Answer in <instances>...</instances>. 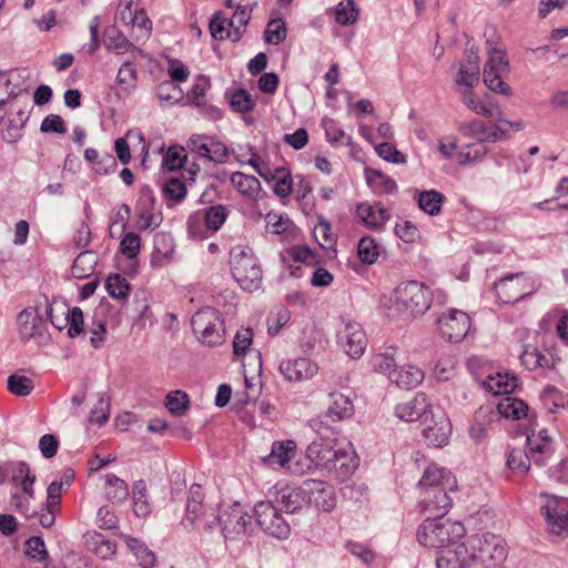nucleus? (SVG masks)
I'll return each instance as SVG.
<instances>
[{
  "label": "nucleus",
  "instance_id": "nucleus-49",
  "mask_svg": "<svg viewBox=\"0 0 568 568\" xmlns=\"http://www.w3.org/2000/svg\"><path fill=\"white\" fill-rule=\"evenodd\" d=\"M521 364L529 371L547 365L548 359L536 348L526 346L520 354Z\"/></svg>",
  "mask_w": 568,
  "mask_h": 568
},
{
  "label": "nucleus",
  "instance_id": "nucleus-2",
  "mask_svg": "<svg viewBox=\"0 0 568 568\" xmlns=\"http://www.w3.org/2000/svg\"><path fill=\"white\" fill-rule=\"evenodd\" d=\"M466 534L464 525L459 521H453L445 516H428L417 529V540L424 547L440 549L436 560L444 550L454 549L457 541Z\"/></svg>",
  "mask_w": 568,
  "mask_h": 568
},
{
  "label": "nucleus",
  "instance_id": "nucleus-57",
  "mask_svg": "<svg viewBox=\"0 0 568 568\" xmlns=\"http://www.w3.org/2000/svg\"><path fill=\"white\" fill-rule=\"evenodd\" d=\"M156 95L161 101L173 104L182 99V91L175 83L164 81L159 84Z\"/></svg>",
  "mask_w": 568,
  "mask_h": 568
},
{
  "label": "nucleus",
  "instance_id": "nucleus-7",
  "mask_svg": "<svg viewBox=\"0 0 568 568\" xmlns=\"http://www.w3.org/2000/svg\"><path fill=\"white\" fill-rule=\"evenodd\" d=\"M252 17V9L247 6L237 7L231 18L223 11H216L210 20L209 29L215 40L231 39L239 42Z\"/></svg>",
  "mask_w": 568,
  "mask_h": 568
},
{
  "label": "nucleus",
  "instance_id": "nucleus-61",
  "mask_svg": "<svg viewBox=\"0 0 568 568\" xmlns=\"http://www.w3.org/2000/svg\"><path fill=\"white\" fill-rule=\"evenodd\" d=\"M376 153L387 162L395 164L406 163V156L390 143H379L375 148Z\"/></svg>",
  "mask_w": 568,
  "mask_h": 568
},
{
  "label": "nucleus",
  "instance_id": "nucleus-43",
  "mask_svg": "<svg viewBox=\"0 0 568 568\" xmlns=\"http://www.w3.org/2000/svg\"><path fill=\"white\" fill-rule=\"evenodd\" d=\"M105 287L110 296L115 300L124 301L128 298L130 285L120 274L110 275L105 282Z\"/></svg>",
  "mask_w": 568,
  "mask_h": 568
},
{
  "label": "nucleus",
  "instance_id": "nucleus-59",
  "mask_svg": "<svg viewBox=\"0 0 568 568\" xmlns=\"http://www.w3.org/2000/svg\"><path fill=\"white\" fill-rule=\"evenodd\" d=\"M26 554L39 562L44 561L48 557V552L43 539L38 536L29 538L26 541Z\"/></svg>",
  "mask_w": 568,
  "mask_h": 568
},
{
  "label": "nucleus",
  "instance_id": "nucleus-53",
  "mask_svg": "<svg viewBox=\"0 0 568 568\" xmlns=\"http://www.w3.org/2000/svg\"><path fill=\"white\" fill-rule=\"evenodd\" d=\"M226 216L227 210L224 205H213L205 213V225L215 232L224 224Z\"/></svg>",
  "mask_w": 568,
  "mask_h": 568
},
{
  "label": "nucleus",
  "instance_id": "nucleus-63",
  "mask_svg": "<svg viewBox=\"0 0 568 568\" xmlns=\"http://www.w3.org/2000/svg\"><path fill=\"white\" fill-rule=\"evenodd\" d=\"M18 473L23 475L20 486L23 494L28 497H33L34 489L33 484L36 481V475L31 473L29 465L26 462H17Z\"/></svg>",
  "mask_w": 568,
  "mask_h": 568
},
{
  "label": "nucleus",
  "instance_id": "nucleus-28",
  "mask_svg": "<svg viewBox=\"0 0 568 568\" xmlns=\"http://www.w3.org/2000/svg\"><path fill=\"white\" fill-rule=\"evenodd\" d=\"M296 444L294 440L274 442L268 455L262 458L264 464L270 466L284 467L295 456Z\"/></svg>",
  "mask_w": 568,
  "mask_h": 568
},
{
  "label": "nucleus",
  "instance_id": "nucleus-15",
  "mask_svg": "<svg viewBox=\"0 0 568 568\" xmlns=\"http://www.w3.org/2000/svg\"><path fill=\"white\" fill-rule=\"evenodd\" d=\"M268 498L280 508L281 511L294 514L300 510L306 503L303 485L298 488L287 485H276L272 491L268 493Z\"/></svg>",
  "mask_w": 568,
  "mask_h": 568
},
{
  "label": "nucleus",
  "instance_id": "nucleus-14",
  "mask_svg": "<svg viewBox=\"0 0 568 568\" xmlns=\"http://www.w3.org/2000/svg\"><path fill=\"white\" fill-rule=\"evenodd\" d=\"M424 424L423 435L430 445L442 447L448 443L452 426L444 412L432 410Z\"/></svg>",
  "mask_w": 568,
  "mask_h": 568
},
{
  "label": "nucleus",
  "instance_id": "nucleus-32",
  "mask_svg": "<svg viewBox=\"0 0 568 568\" xmlns=\"http://www.w3.org/2000/svg\"><path fill=\"white\" fill-rule=\"evenodd\" d=\"M444 202L445 195L434 189L420 191L417 195L418 207L430 216H436L440 213Z\"/></svg>",
  "mask_w": 568,
  "mask_h": 568
},
{
  "label": "nucleus",
  "instance_id": "nucleus-45",
  "mask_svg": "<svg viewBox=\"0 0 568 568\" xmlns=\"http://www.w3.org/2000/svg\"><path fill=\"white\" fill-rule=\"evenodd\" d=\"M229 101L232 110L239 113L250 112L255 105L252 95L244 89H237L233 91Z\"/></svg>",
  "mask_w": 568,
  "mask_h": 568
},
{
  "label": "nucleus",
  "instance_id": "nucleus-60",
  "mask_svg": "<svg viewBox=\"0 0 568 568\" xmlns=\"http://www.w3.org/2000/svg\"><path fill=\"white\" fill-rule=\"evenodd\" d=\"M210 79L204 75H199L192 85V89L189 93V99L196 105L203 104L205 93L210 89Z\"/></svg>",
  "mask_w": 568,
  "mask_h": 568
},
{
  "label": "nucleus",
  "instance_id": "nucleus-25",
  "mask_svg": "<svg viewBox=\"0 0 568 568\" xmlns=\"http://www.w3.org/2000/svg\"><path fill=\"white\" fill-rule=\"evenodd\" d=\"M521 274H514L500 278L495 283V290L498 298L503 303H515L526 295L520 287Z\"/></svg>",
  "mask_w": 568,
  "mask_h": 568
},
{
  "label": "nucleus",
  "instance_id": "nucleus-10",
  "mask_svg": "<svg viewBox=\"0 0 568 568\" xmlns=\"http://www.w3.org/2000/svg\"><path fill=\"white\" fill-rule=\"evenodd\" d=\"M544 503L540 505V514L545 518L549 535L565 537L568 534V507L556 496L541 494Z\"/></svg>",
  "mask_w": 568,
  "mask_h": 568
},
{
  "label": "nucleus",
  "instance_id": "nucleus-36",
  "mask_svg": "<svg viewBox=\"0 0 568 568\" xmlns=\"http://www.w3.org/2000/svg\"><path fill=\"white\" fill-rule=\"evenodd\" d=\"M105 494L113 503H123L129 496V488L123 479L114 474H108L105 476Z\"/></svg>",
  "mask_w": 568,
  "mask_h": 568
},
{
  "label": "nucleus",
  "instance_id": "nucleus-56",
  "mask_svg": "<svg viewBox=\"0 0 568 568\" xmlns=\"http://www.w3.org/2000/svg\"><path fill=\"white\" fill-rule=\"evenodd\" d=\"M141 250V239L135 233H126L120 242L121 253L132 260L138 256Z\"/></svg>",
  "mask_w": 568,
  "mask_h": 568
},
{
  "label": "nucleus",
  "instance_id": "nucleus-50",
  "mask_svg": "<svg viewBox=\"0 0 568 568\" xmlns=\"http://www.w3.org/2000/svg\"><path fill=\"white\" fill-rule=\"evenodd\" d=\"M189 397L182 390L171 392L166 396L165 406L173 415L181 416L189 407Z\"/></svg>",
  "mask_w": 568,
  "mask_h": 568
},
{
  "label": "nucleus",
  "instance_id": "nucleus-20",
  "mask_svg": "<svg viewBox=\"0 0 568 568\" xmlns=\"http://www.w3.org/2000/svg\"><path fill=\"white\" fill-rule=\"evenodd\" d=\"M317 365L306 357L287 359L280 364V372L290 382L310 379L317 373Z\"/></svg>",
  "mask_w": 568,
  "mask_h": 568
},
{
  "label": "nucleus",
  "instance_id": "nucleus-55",
  "mask_svg": "<svg viewBox=\"0 0 568 568\" xmlns=\"http://www.w3.org/2000/svg\"><path fill=\"white\" fill-rule=\"evenodd\" d=\"M138 73L132 62H124L118 72L116 81L123 85L125 90L134 89L136 85Z\"/></svg>",
  "mask_w": 568,
  "mask_h": 568
},
{
  "label": "nucleus",
  "instance_id": "nucleus-9",
  "mask_svg": "<svg viewBox=\"0 0 568 568\" xmlns=\"http://www.w3.org/2000/svg\"><path fill=\"white\" fill-rule=\"evenodd\" d=\"M281 513L280 508L270 498L257 503L254 507L255 519L258 526L266 534L277 539H285L290 536L291 528Z\"/></svg>",
  "mask_w": 568,
  "mask_h": 568
},
{
  "label": "nucleus",
  "instance_id": "nucleus-24",
  "mask_svg": "<svg viewBox=\"0 0 568 568\" xmlns=\"http://www.w3.org/2000/svg\"><path fill=\"white\" fill-rule=\"evenodd\" d=\"M19 334L22 339H30L37 335H41L44 322L38 314L36 308L28 307L21 311L17 317Z\"/></svg>",
  "mask_w": 568,
  "mask_h": 568
},
{
  "label": "nucleus",
  "instance_id": "nucleus-31",
  "mask_svg": "<svg viewBox=\"0 0 568 568\" xmlns=\"http://www.w3.org/2000/svg\"><path fill=\"white\" fill-rule=\"evenodd\" d=\"M355 469L356 463L353 456L349 453L339 449L327 471L332 474L337 480L343 481L347 479Z\"/></svg>",
  "mask_w": 568,
  "mask_h": 568
},
{
  "label": "nucleus",
  "instance_id": "nucleus-16",
  "mask_svg": "<svg viewBox=\"0 0 568 568\" xmlns=\"http://www.w3.org/2000/svg\"><path fill=\"white\" fill-rule=\"evenodd\" d=\"M480 59L477 51L473 49L465 53L457 73L454 77L459 91L463 89H473L479 82Z\"/></svg>",
  "mask_w": 568,
  "mask_h": 568
},
{
  "label": "nucleus",
  "instance_id": "nucleus-17",
  "mask_svg": "<svg viewBox=\"0 0 568 568\" xmlns=\"http://www.w3.org/2000/svg\"><path fill=\"white\" fill-rule=\"evenodd\" d=\"M452 498L447 488H432L422 491L419 508L430 517L445 516L452 507Z\"/></svg>",
  "mask_w": 568,
  "mask_h": 568
},
{
  "label": "nucleus",
  "instance_id": "nucleus-46",
  "mask_svg": "<svg viewBox=\"0 0 568 568\" xmlns=\"http://www.w3.org/2000/svg\"><path fill=\"white\" fill-rule=\"evenodd\" d=\"M63 318L62 322H68V335L70 337H75L83 332V313L80 307L74 306L71 310H67L62 312Z\"/></svg>",
  "mask_w": 568,
  "mask_h": 568
},
{
  "label": "nucleus",
  "instance_id": "nucleus-19",
  "mask_svg": "<svg viewBox=\"0 0 568 568\" xmlns=\"http://www.w3.org/2000/svg\"><path fill=\"white\" fill-rule=\"evenodd\" d=\"M430 408L427 396L424 393H418L414 397L403 403H399L395 407L396 416L404 422H415L419 418L427 419Z\"/></svg>",
  "mask_w": 568,
  "mask_h": 568
},
{
  "label": "nucleus",
  "instance_id": "nucleus-27",
  "mask_svg": "<svg viewBox=\"0 0 568 568\" xmlns=\"http://www.w3.org/2000/svg\"><path fill=\"white\" fill-rule=\"evenodd\" d=\"M424 372L413 365H406L389 372V381L405 389L417 387L424 381Z\"/></svg>",
  "mask_w": 568,
  "mask_h": 568
},
{
  "label": "nucleus",
  "instance_id": "nucleus-47",
  "mask_svg": "<svg viewBox=\"0 0 568 568\" xmlns=\"http://www.w3.org/2000/svg\"><path fill=\"white\" fill-rule=\"evenodd\" d=\"M104 41L109 49H114L118 53L128 52L133 48V44L113 27L105 30Z\"/></svg>",
  "mask_w": 568,
  "mask_h": 568
},
{
  "label": "nucleus",
  "instance_id": "nucleus-18",
  "mask_svg": "<svg viewBox=\"0 0 568 568\" xmlns=\"http://www.w3.org/2000/svg\"><path fill=\"white\" fill-rule=\"evenodd\" d=\"M337 337L338 343L349 357L356 358L364 353L367 339L359 324L347 323L344 329L338 332Z\"/></svg>",
  "mask_w": 568,
  "mask_h": 568
},
{
  "label": "nucleus",
  "instance_id": "nucleus-38",
  "mask_svg": "<svg viewBox=\"0 0 568 568\" xmlns=\"http://www.w3.org/2000/svg\"><path fill=\"white\" fill-rule=\"evenodd\" d=\"M359 11L354 0L341 1L335 9V20L341 26L354 24L358 20Z\"/></svg>",
  "mask_w": 568,
  "mask_h": 568
},
{
  "label": "nucleus",
  "instance_id": "nucleus-39",
  "mask_svg": "<svg viewBox=\"0 0 568 568\" xmlns=\"http://www.w3.org/2000/svg\"><path fill=\"white\" fill-rule=\"evenodd\" d=\"M462 102L474 113L486 118L493 116L491 109L486 105L479 98L476 97L473 89H463L459 91Z\"/></svg>",
  "mask_w": 568,
  "mask_h": 568
},
{
  "label": "nucleus",
  "instance_id": "nucleus-22",
  "mask_svg": "<svg viewBox=\"0 0 568 568\" xmlns=\"http://www.w3.org/2000/svg\"><path fill=\"white\" fill-rule=\"evenodd\" d=\"M325 437H328L327 433H325ZM338 450L339 449L334 448L329 443H326L324 436H321V440H315L308 445L306 448V457L315 467L327 470Z\"/></svg>",
  "mask_w": 568,
  "mask_h": 568
},
{
  "label": "nucleus",
  "instance_id": "nucleus-5",
  "mask_svg": "<svg viewBox=\"0 0 568 568\" xmlns=\"http://www.w3.org/2000/svg\"><path fill=\"white\" fill-rule=\"evenodd\" d=\"M217 511L213 505L204 504L202 487L193 484L189 491L186 513L182 520L185 528L213 531L216 528Z\"/></svg>",
  "mask_w": 568,
  "mask_h": 568
},
{
  "label": "nucleus",
  "instance_id": "nucleus-13",
  "mask_svg": "<svg viewBox=\"0 0 568 568\" xmlns=\"http://www.w3.org/2000/svg\"><path fill=\"white\" fill-rule=\"evenodd\" d=\"M303 491L306 500L322 511L328 513L336 506L335 490L325 481L307 479L303 483Z\"/></svg>",
  "mask_w": 568,
  "mask_h": 568
},
{
  "label": "nucleus",
  "instance_id": "nucleus-3",
  "mask_svg": "<svg viewBox=\"0 0 568 568\" xmlns=\"http://www.w3.org/2000/svg\"><path fill=\"white\" fill-rule=\"evenodd\" d=\"M432 292L417 281L398 284L393 292V304L400 314L423 315L432 304Z\"/></svg>",
  "mask_w": 568,
  "mask_h": 568
},
{
  "label": "nucleus",
  "instance_id": "nucleus-42",
  "mask_svg": "<svg viewBox=\"0 0 568 568\" xmlns=\"http://www.w3.org/2000/svg\"><path fill=\"white\" fill-rule=\"evenodd\" d=\"M274 181V193L280 197H285L292 192V181L290 172L284 168H278L270 172V179Z\"/></svg>",
  "mask_w": 568,
  "mask_h": 568
},
{
  "label": "nucleus",
  "instance_id": "nucleus-44",
  "mask_svg": "<svg viewBox=\"0 0 568 568\" xmlns=\"http://www.w3.org/2000/svg\"><path fill=\"white\" fill-rule=\"evenodd\" d=\"M357 255L365 264H373L376 262L379 251L377 243L371 236H364L357 244Z\"/></svg>",
  "mask_w": 568,
  "mask_h": 568
},
{
  "label": "nucleus",
  "instance_id": "nucleus-23",
  "mask_svg": "<svg viewBox=\"0 0 568 568\" xmlns=\"http://www.w3.org/2000/svg\"><path fill=\"white\" fill-rule=\"evenodd\" d=\"M356 215L365 226L373 230L383 227L390 217L388 211L381 203H361L356 207Z\"/></svg>",
  "mask_w": 568,
  "mask_h": 568
},
{
  "label": "nucleus",
  "instance_id": "nucleus-8",
  "mask_svg": "<svg viewBox=\"0 0 568 568\" xmlns=\"http://www.w3.org/2000/svg\"><path fill=\"white\" fill-rule=\"evenodd\" d=\"M191 326L199 341L209 346L224 342L225 327L220 313L213 308L201 310L192 316Z\"/></svg>",
  "mask_w": 568,
  "mask_h": 568
},
{
  "label": "nucleus",
  "instance_id": "nucleus-54",
  "mask_svg": "<svg viewBox=\"0 0 568 568\" xmlns=\"http://www.w3.org/2000/svg\"><path fill=\"white\" fill-rule=\"evenodd\" d=\"M186 192L187 190L185 183L178 178L169 180L163 185V193L165 197L176 203L184 200V197L186 196Z\"/></svg>",
  "mask_w": 568,
  "mask_h": 568
},
{
  "label": "nucleus",
  "instance_id": "nucleus-11",
  "mask_svg": "<svg viewBox=\"0 0 568 568\" xmlns=\"http://www.w3.org/2000/svg\"><path fill=\"white\" fill-rule=\"evenodd\" d=\"M250 524L251 516L239 503L217 514L216 527H220L225 539L234 540L245 536Z\"/></svg>",
  "mask_w": 568,
  "mask_h": 568
},
{
  "label": "nucleus",
  "instance_id": "nucleus-30",
  "mask_svg": "<svg viewBox=\"0 0 568 568\" xmlns=\"http://www.w3.org/2000/svg\"><path fill=\"white\" fill-rule=\"evenodd\" d=\"M231 183L239 193L251 200H257L262 191L261 182L255 176L242 172H234L231 175Z\"/></svg>",
  "mask_w": 568,
  "mask_h": 568
},
{
  "label": "nucleus",
  "instance_id": "nucleus-34",
  "mask_svg": "<svg viewBox=\"0 0 568 568\" xmlns=\"http://www.w3.org/2000/svg\"><path fill=\"white\" fill-rule=\"evenodd\" d=\"M98 264V255L93 251H83L74 260L72 274L77 278L89 277Z\"/></svg>",
  "mask_w": 568,
  "mask_h": 568
},
{
  "label": "nucleus",
  "instance_id": "nucleus-21",
  "mask_svg": "<svg viewBox=\"0 0 568 568\" xmlns=\"http://www.w3.org/2000/svg\"><path fill=\"white\" fill-rule=\"evenodd\" d=\"M174 240L170 233L159 232L153 239V251L150 258L152 268H162L174 257Z\"/></svg>",
  "mask_w": 568,
  "mask_h": 568
},
{
  "label": "nucleus",
  "instance_id": "nucleus-4",
  "mask_svg": "<svg viewBox=\"0 0 568 568\" xmlns=\"http://www.w3.org/2000/svg\"><path fill=\"white\" fill-rule=\"evenodd\" d=\"M230 266L233 277L245 291H255L262 282V268L248 247L234 246L230 252Z\"/></svg>",
  "mask_w": 568,
  "mask_h": 568
},
{
  "label": "nucleus",
  "instance_id": "nucleus-64",
  "mask_svg": "<svg viewBox=\"0 0 568 568\" xmlns=\"http://www.w3.org/2000/svg\"><path fill=\"white\" fill-rule=\"evenodd\" d=\"M366 179L369 184H381L386 192H394L397 189L396 182L377 170H366Z\"/></svg>",
  "mask_w": 568,
  "mask_h": 568
},
{
  "label": "nucleus",
  "instance_id": "nucleus-40",
  "mask_svg": "<svg viewBox=\"0 0 568 568\" xmlns=\"http://www.w3.org/2000/svg\"><path fill=\"white\" fill-rule=\"evenodd\" d=\"M7 387L16 396H28L34 388L33 381L24 375L12 374L8 377Z\"/></svg>",
  "mask_w": 568,
  "mask_h": 568
},
{
  "label": "nucleus",
  "instance_id": "nucleus-58",
  "mask_svg": "<svg viewBox=\"0 0 568 568\" xmlns=\"http://www.w3.org/2000/svg\"><path fill=\"white\" fill-rule=\"evenodd\" d=\"M531 454L529 455L521 449H513L507 458V465L510 469H517L527 473L530 465Z\"/></svg>",
  "mask_w": 568,
  "mask_h": 568
},
{
  "label": "nucleus",
  "instance_id": "nucleus-12",
  "mask_svg": "<svg viewBox=\"0 0 568 568\" xmlns=\"http://www.w3.org/2000/svg\"><path fill=\"white\" fill-rule=\"evenodd\" d=\"M437 323L443 338L453 343L463 341L470 328V317L468 314L456 308L443 314Z\"/></svg>",
  "mask_w": 568,
  "mask_h": 568
},
{
  "label": "nucleus",
  "instance_id": "nucleus-48",
  "mask_svg": "<svg viewBox=\"0 0 568 568\" xmlns=\"http://www.w3.org/2000/svg\"><path fill=\"white\" fill-rule=\"evenodd\" d=\"M286 38V24L282 19L271 20L264 31V40L271 44H280Z\"/></svg>",
  "mask_w": 568,
  "mask_h": 568
},
{
  "label": "nucleus",
  "instance_id": "nucleus-52",
  "mask_svg": "<svg viewBox=\"0 0 568 568\" xmlns=\"http://www.w3.org/2000/svg\"><path fill=\"white\" fill-rule=\"evenodd\" d=\"M517 379L515 377H507L498 375L497 377H489L486 382L487 388L495 394H509L517 387Z\"/></svg>",
  "mask_w": 568,
  "mask_h": 568
},
{
  "label": "nucleus",
  "instance_id": "nucleus-29",
  "mask_svg": "<svg viewBox=\"0 0 568 568\" xmlns=\"http://www.w3.org/2000/svg\"><path fill=\"white\" fill-rule=\"evenodd\" d=\"M422 491L432 488H447L449 486V473L438 467L437 465H429L418 481Z\"/></svg>",
  "mask_w": 568,
  "mask_h": 568
},
{
  "label": "nucleus",
  "instance_id": "nucleus-62",
  "mask_svg": "<svg viewBox=\"0 0 568 568\" xmlns=\"http://www.w3.org/2000/svg\"><path fill=\"white\" fill-rule=\"evenodd\" d=\"M253 341V332L251 328H242L236 332L233 339V353L236 356L244 355Z\"/></svg>",
  "mask_w": 568,
  "mask_h": 568
},
{
  "label": "nucleus",
  "instance_id": "nucleus-1",
  "mask_svg": "<svg viewBox=\"0 0 568 568\" xmlns=\"http://www.w3.org/2000/svg\"><path fill=\"white\" fill-rule=\"evenodd\" d=\"M506 557L503 539L490 532L475 534L454 549L444 550L437 568H504Z\"/></svg>",
  "mask_w": 568,
  "mask_h": 568
},
{
  "label": "nucleus",
  "instance_id": "nucleus-41",
  "mask_svg": "<svg viewBox=\"0 0 568 568\" xmlns=\"http://www.w3.org/2000/svg\"><path fill=\"white\" fill-rule=\"evenodd\" d=\"M187 155L185 154V149L181 145H171L162 160L163 169L168 171H175L183 168Z\"/></svg>",
  "mask_w": 568,
  "mask_h": 568
},
{
  "label": "nucleus",
  "instance_id": "nucleus-33",
  "mask_svg": "<svg viewBox=\"0 0 568 568\" xmlns=\"http://www.w3.org/2000/svg\"><path fill=\"white\" fill-rule=\"evenodd\" d=\"M497 410L506 418L520 419L528 415V405L515 397H505L497 404Z\"/></svg>",
  "mask_w": 568,
  "mask_h": 568
},
{
  "label": "nucleus",
  "instance_id": "nucleus-6",
  "mask_svg": "<svg viewBox=\"0 0 568 568\" xmlns=\"http://www.w3.org/2000/svg\"><path fill=\"white\" fill-rule=\"evenodd\" d=\"M325 412L310 420V426L320 436L334 430V424L352 417L354 405L349 397L338 392L327 394L324 403Z\"/></svg>",
  "mask_w": 568,
  "mask_h": 568
},
{
  "label": "nucleus",
  "instance_id": "nucleus-35",
  "mask_svg": "<svg viewBox=\"0 0 568 568\" xmlns=\"http://www.w3.org/2000/svg\"><path fill=\"white\" fill-rule=\"evenodd\" d=\"M128 548L134 554L141 568H153L155 555L141 540L132 537L125 539Z\"/></svg>",
  "mask_w": 568,
  "mask_h": 568
},
{
  "label": "nucleus",
  "instance_id": "nucleus-51",
  "mask_svg": "<svg viewBox=\"0 0 568 568\" xmlns=\"http://www.w3.org/2000/svg\"><path fill=\"white\" fill-rule=\"evenodd\" d=\"M458 131L466 138L477 140L478 144H483V138L487 132V126L481 120H473L463 122L458 125Z\"/></svg>",
  "mask_w": 568,
  "mask_h": 568
},
{
  "label": "nucleus",
  "instance_id": "nucleus-26",
  "mask_svg": "<svg viewBox=\"0 0 568 568\" xmlns=\"http://www.w3.org/2000/svg\"><path fill=\"white\" fill-rule=\"evenodd\" d=\"M527 445L531 454L532 462L536 465L544 464V457L551 452V438L546 428L540 429L537 434L535 430L527 436Z\"/></svg>",
  "mask_w": 568,
  "mask_h": 568
},
{
  "label": "nucleus",
  "instance_id": "nucleus-37",
  "mask_svg": "<svg viewBox=\"0 0 568 568\" xmlns=\"http://www.w3.org/2000/svg\"><path fill=\"white\" fill-rule=\"evenodd\" d=\"M146 484L144 480H138L133 485L132 500L133 509L136 516H146L150 513V504L146 496Z\"/></svg>",
  "mask_w": 568,
  "mask_h": 568
}]
</instances>
